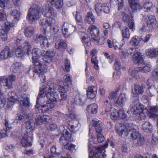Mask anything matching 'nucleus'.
Masks as SVG:
<instances>
[{
    "label": "nucleus",
    "instance_id": "obj_4",
    "mask_svg": "<svg viewBox=\"0 0 158 158\" xmlns=\"http://www.w3.org/2000/svg\"><path fill=\"white\" fill-rule=\"evenodd\" d=\"M42 11L38 5H33L30 8L27 14V18L29 22L35 21L40 17Z\"/></svg>",
    "mask_w": 158,
    "mask_h": 158
},
{
    "label": "nucleus",
    "instance_id": "obj_52",
    "mask_svg": "<svg viewBox=\"0 0 158 158\" xmlns=\"http://www.w3.org/2000/svg\"><path fill=\"white\" fill-rule=\"evenodd\" d=\"M7 32L3 29H1L0 37L2 40L4 41H6L7 40Z\"/></svg>",
    "mask_w": 158,
    "mask_h": 158
},
{
    "label": "nucleus",
    "instance_id": "obj_61",
    "mask_svg": "<svg viewBox=\"0 0 158 158\" xmlns=\"http://www.w3.org/2000/svg\"><path fill=\"white\" fill-rule=\"evenodd\" d=\"M91 61L92 63L94 64V68L97 69H98V61L97 59L96 56L95 55L92 56L91 58Z\"/></svg>",
    "mask_w": 158,
    "mask_h": 158
},
{
    "label": "nucleus",
    "instance_id": "obj_46",
    "mask_svg": "<svg viewBox=\"0 0 158 158\" xmlns=\"http://www.w3.org/2000/svg\"><path fill=\"white\" fill-rule=\"evenodd\" d=\"M120 53L119 54L120 58L123 59H126L128 56L129 54V52L127 50L121 48Z\"/></svg>",
    "mask_w": 158,
    "mask_h": 158
},
{
    "label": "nucleus",
    "instance_id": "obj_47",
    "mask_svg": "<svg viewBox=\"0 0 158 158\" xmlns=\"http://www.w3.org/2000/svg\"><path fill=\"white\" fill-rule=\"evenodd\" d=\"M122 37L126 39L129 38L130 36L129 31L128 28L126 27L122 31Z\"/></svg>",
    "mask_w": 158,
    "mask_h": 158
},
{
    "label": "nucleus",
    "instance_id": "obj_32",
    "mask_svg": "<svg viewBox=\"0 0 158 158\" xmlns=\"http://www.w3.org/2000/svg\"><path fill=\"white\" fill-rule=\"evenodd\" d=\"M142 129L147 132H150L152 129V126L149 122H145L142 125Z\"/></svg>",
    "mask_w": 158,
    "mask_h": 158
},
{
    "label": "nucleus",
    "instance_id": "obj_20",
    "mask_svg": "<svg viewBox=\"0 0 158 158\" xmlns=\"http://www.w3.org/2000/svg\"><path fill=\"white\" fill-rule=\"evenodd\" d=\"M67 47L66 41L62 39L58 40L55 43V48L59 50H63Z\"/></svg>",
    "mask_w": 158,
    "mask_h": 158
},
{
    "label": "nucleus",
    "instance_id": "obj_54",
    "mask_svg": "<svg viewBox=\"0 0 158 158\" xmlns=\"http://www.w3.org/2000/svg\"><path fill=\"white\" fill-rule=\"evenodd\" d=\"M43 117V115H37L35 118V123L37 125L42 124L44 122Z\"/></svg>",
    "mask_w": 158,
    "mask_h": 158
},
{
    "label": "nucleus",
    "instance_id": "obj_19",
    "mask_svg": "<svg viewBox=\"0 0 158 158\" xmlns=\"http://www.w3.org/2000/svg\"><path fill=\"white\" fill-rule=\"evenodd\" d=\"M93 125L95 127V130L97 133H101L102 131V124L101 122L99 120H93Z\"/></svg>",
    "mask_w": 158,
    "mask_h": 158
},
{
    "label": "nucleus",
    "instance_id": "obj_51",
    "mask_svg": "<svg viewBox=\"0 0 158 158\" xmlns=\"http://www.w3.org/2000/svg\"><path fill=\"white\" fill-rule=\"evenodd\" d=\"M111 106V102L107 100H106L104 102L105 111L106 112H109L110 110Z\"/></svg>",
    "mask_w": 158,
    "mask_h": 158
},
{
    "label": "nucleus",
    "instance_id": "obj_41",
    "mask_svg": "<svg viewBox=\"0 0 158 158\" xmlns=\"http://www.w3.org/2000/svg\"><path fill=\"white\" fill-rule=\"evenodd\" d=\"M144 143V139L141 137L134 139L133 141L134 145L136 147L141 146Z\"/></svg>",
    "mask_w": 158,
    "mask_h": 158
},
{
    "label": "nucleus",
    "instance_id": "obj_59",
    "mask_svg": "<svg viewBox=\"0 0 158 158\" xmlns=\"http://www.w3.org/2000/svg\"><path fill=\"white\" fill-rule=\"evenodd\" d=\"M60 144L64 145V148L68 144L69 141L64 136H62L60 138Z\"/></svg>",
    "mask_w": 158,
    "mask_h": 158
},
{
    "label": "nucleus",
    "instance_id": "obj_15",
    "mask_svg": "<svg viewBox=\"0 0 158 158\" xmlns=\"http://www.w3.org/2000/svg\"><path fill=\"white\" fill-rule=\"evenodd\" d=\"M158 111V107L157 106L152 107L150 109L148 114L149 117L150 118L153 119H157V124L158 128V115L156 114Z\"/></svg>",
    "mask_w": 158,
    "mask_h": 158
},
{
    "label": "nucleus",
    "instance_id": "obj_1",
    "mask_svg": "<svg viewBox=\"0 0 158 158\" xmlns=\"http://www.w3.org/2000/svg\"><path fill=\"white\" fill-rule=\"evenodd\" d=\"M115 126L116 133L119 136L121 137H124L127 134L128 132L131 131H132L131 137L134 140L141 137L139 132L133 128L132 124L131 123L122 124L117 123H116Z\"/></svg>",
    "mask_w": 158,
    "mask_h": 158
},
{
    "label": "nucleus",
    "instance_id": "obj_39",
    "mask_svg": "<svg viewBox=\"0 0 158 158\" xmlns=\"http://www.w3.org/2000/svg\"><path fill=\"white\" fill-rule=\"evenodd\" d=\"M0 6L4 9H8L11 7L9 0H0Z\"/></svg>",
    "mask_w": 158,
    "mask_h": 158
},
{
    "label": "nucleus",
    "instance_id": "obj_55",
    "mask_svg": "<svg viewBox=\"0 0 158 158\" xmlns=\"http://www.w3.org/2000/svg\"><path fill=\"white\" fill-rule=\"evenodd\" d=\"M119 117L123 119L128 120L129 117L126 114L125 111L123 109H120L118 111Z\"/></svg>",
    "mask_w": 158,
    "mask_h": 158
},
{
    "label": "nucleus",
    "instance_id": "obj_53",
    "mask_svg": "<svg viewBox=\"0 0 158 158\" xmlns=\"http://www.w3.org/2000/svg\"><path fill=\"white\" fill-rule=\"evenodd\" d=\"M82 42L87 46H89L91 44V41L89 37L88 36H83L82 38Z\"/></svg>",
    "mask_w": 158,
    "mask_h": 158
},
{
    "label": "nucleus",
    "instance_id": "obj_28",
    "mask_svg": "<svg viewBox=\"0 0 158 158\" xmlns=\"http://www.w3.org/2000/svg\"><path fill=\"white\" fill-rule=\"evenodd\" d=\"M130 6L133 11L140 8L139 1L137 0H128Z\"/></svg>",
    "mask_w": 158,
    "mask_h": 158
},
{
    "label": "nucleus",
    "instance_id": "obj_3",
    "mask_svg": "<svg viewBox=\"0 0 158 158\" xmlns=\"http://www.w3.org/2000/svg\"><path fill=\"white\" fill-rule=\"evenodd\" d=\"M10 97L8 98V102L7 105L9 107H10L12 106L14 102L18 100L21 105L25 107H28L30 105L29 98L24 94L20 96L18 98L17 96L15 95V92H10L9 93Z\"/></svg>",
    "mask_w": 158,
    "mask_h": 158
},
{
    "label": "nucleus",
    "instance_id": "obj_10",
    "mask_svg": "<svg viewBox=\"0 0 158 158\" xmlns=\"http://www.w3.org/2000/svg\"><path fill=\"white\" fill-rule=\"evenodd\" d=\"M88 32L90 34L93 41L97 42L99 33V29L94 25H91L88 27Z\"/></svg>",
    "mask_w": 158,
    "mask_h": 158
},
{
    "label": "nucleus",
    "instance_id": "obj_57",
    "mask_svg": "<svg viewBox=\"0 0 158 158\" xmlns=\"http://www.w3.org/2000/svg\"><path fill=\"white\" fill-rule=\"evenodd\" d=\"M67 94L60 93H59V97H58V100L57 102H59L65 100L67 97Z\"/></svg>",
    "mask_w": 158,
    "mask_h": 158
},
{
    "label": "nucleus",
    "instance_id": "obj_40",
    "mask_svg": "<svg viewBox=\"0 0 158 158\" xmlns=\"http://www.w3.org/2000/svg\"><path fill=\"white\" fill-rule=\"evenodd\" d=\"M21 64L19 62H15L12 65V71L15 73L19 72L21 71Z\"/></svg>",
    "mask_w": 158,
    "mask_h": 158
},
{
    "label": "nucleus",
    "instance_id": "obj_21",
    "mask_svg": "<svg viewBox=\"0 0 158 158\" xmlns=\"http://www.w3.org/2000/svg\"><path fill=\"white\" fill-rule=\"evenodd\" d=\"M85 21L90 24H93L95 22L94 16L91 11L87 13L85 19Z\"/></svg>",
    "mask_w": 158,
    "mask_h": 158
},
{
    "label": "nucleus",
    "instance_id": "obj_30",
    "mask_svg": "<svg viewBox=\"0 0 158 158\" xmlns=\"http://www.w3.org/2000/svg\"><path fill=\"white\" fill-rule=\"evenodd\" d=\"M47 2L49 3L51 5L55 4V7L56 8L60 9L63 5L62 0H48Z\"/></svg>",
    "mask_w": 158,
    "mask_h": 158
},
{
    "label": "nucleus",
    "instance_id": "obj_63",
    "mask_svg": "<svg viewBox=\"0 0 158 158\" xmlns=\"http://www.w3.org/2000/svg\"><path fill=\"white\" fill-rule=\"evenodd\" d=\"M128 23V26L130 29L133 31L135 29V26L134 20L132 18H131L130 20L128 21V23Z\"/></svg>",
    "mask_w": 158,
    "mask_h": 158
},
{
    "label": "nucleus",
    "instance_id": "obj_22",
    "mask_svg": "<svg viewBox=\"0 0 158 158\" xmlns=\"http://www.w3.org/2000/svg\"><path fill=\"white\" fill-rule=\"evenodd\" d=\"M85 97L83 95L78 94L74 98V103L79 105H82L85 103Z\"/></svg>",
    "mask_w": 158,
    "mask_h": 158
},
{
    "label": "nucleus",
    "instance_id": "obj_14",
    "mask_svg": "<svg viewBox=\"0 0 158 158\" xmlns=\"http://www.w3.org/2000/svg\"><path fill=\"white\" fill-rule=\"evenodd\" d=\"M146 55L148 58H153L158 56V48H150L146 51Z\"/></svg>",
    "mask_w": 158,
    "mask_h": 158
},
{
    "label": "nucleus",
    "instance_id": "obj_58",
    "mask_svg": "<svg viewBox=\"0 0 158 158\" xmlns=\"http://www.w3.org/2000/svg\"><path fill=\"white\" fill-rule=\"evenodd\" d=\"M40 24L42 26H44L43 28H41L44 29V28H45L46 30L47 27L46 25L48 24L49 26H51L52 24H49L48 23V19H43L40 20L39 22Z\"/></svg>",
    "mask_w": 158,
    "mask_h": 158
},
{
    "label": "nucleus",
    "instance_id": "obj_25",
    "mask_svg": "<svg viewBox=\"0 0 158 158\" xmlns=\"http://www.w3.org/2000/svg\"><path fill=\"white\" fill-rule=\"evenodd\" d=\"M147 27L150 28L154 27L156 25V20L154 16H150L147 21Z\"/></svg>",
    "mask_w": 158,
    "mask_h": 158
},
{
    "label": "nucleus",
    "instance_id": "obj_45",
    "mask_svg": "<svg viewBox=\"0 0 158 158\" xmlns=\"http://www.w3.org/2000/svg\"><path fill=\"white\" fill-rule=\"evenodd\" d=\"M141 69V71L143 72H148L151 70V66L149 64H142Z\"/></svg>",
    "mask_w": 158,
    "mask_h": 158
},
{
    "label": "nucleus",
    "instance_id": "obj_2",
    "mask_svg": "<svg viewBox=\"0 0 158 158\" xmlns=\"http://www.w3.org/2000/svg\"><path fill=\"white\" fill-rule=\"evenodd\" d=\"M34 120L29 119L25 122L26 133L25 134L22 139L21 143L25 147L31 146V145L30 142L32 140L33 131L34 129Z\"/></svg>",
    "mask_w": 158,
    "mask_h": 158
},
{
    "label": "nucleus",
    "instance_id": "obj_64",
    "mask_svg": "<svg viewBox=\"0 0 158 158\" xmlns=\"http://www.w3.org/2000/svg\"><path fill=\"white\" fill-rule=\"evenodd\" d=\"M118 90L116 89L114 91L111 92L108 96V98L110 100H113L116 97Z\"/></svg>",
    "mask_w": 158,
    "mask_h": 158
},
{
    "label": "nucleus",
    "instance_id": "obj_60",
    "mask_svg": "<svg viewBox=\"0 0 158 158\" xmlns=\"http://www.w3.org/2000/svg\"><path fill=\"white\" fill-rule=\"evenodd\" d=\"M140 71H141V69L140 67L136 68L134 70L130 69L129 70L130 73L133 77H135V74Z\"/></svg>",
    "mask_w": 158,
    "mask_h": 158
},
{
    "label": "nucleus",
    "instance_id": "obj_37",
    "mask_svg": "<svg viewBox=\"0 0 158 158\" xmlns=\"http://www.w3.org/2000/svg\"><path fill=\"white\" fill-rule=\"evenodd\" d=\"M114 66L115 69L117 71L116 74L115 73L113 74V77L116 78H118L119 77L120 74V72L118 71L120 69V64L119 61L116 60L114 64Z\"/></svg>",
    "mask_w": 158,
    "mask_h": 158
},
{
    "label": "nucleus",
    "instance_id": "obj_50",
    "mask_svg": "<svg viewBox=\"0 0 158 158\" xmlns=\"http://www.w3.org/2000/svg\"><path fill=\"white\" fill-rule=\"evenodd\" d=\"M10 15L14 17L15 20H17L19 19L20 13L16 10H14L12 11Z\"/></svg>",
    "mask_w": 158,
    "mask_h": 158
},
{
    "label": "nucleus",
    "instance_id": "obj_5",
    "mask_svg": "<svg viewBox=\"0 0 158 158\" xmlns=\"http://www.w3.org/2000/svg\"><path fill=\"white\" fill-rule=\"evenodd\" d=\"M55 89V84L51 81H49L46 85H42L40 88L39 94L37 98V103L38 102L40 97H43L45 95L46 97H47V94L53 92Z\"/></svg>",
    "mask_w": 158,
    "mask_h": 158
},
{
    "label": "nucleus",
    "instance_id": "obj_9",
    "mask_svg": "<svg viewBox=\"0 0 158 158\" xmlns=\"http://www.w3.org/2000/svg\"><path fill=\"white\" fill-rule=\"evenodd\" d=\"M16 80V76L13 75L4 77L3 80V86L6 89H10L13 88V84Z\"/></svg>",
    "mask_w": 158,
    "mask_h": 158
},
{
    "label": "nucleus",
    "instance_id": "obj_11",
    "mask_svg": "<svg viewBox=\"0 0 158 158\" xmlns=\"http://www.w3.org/2000/svg\"><path fill=\"white\" fill-rule=\"evenodd\" d=\"M47 67L45 65V68H43V65H38L36 68V66H34V72L37 73L39 75L40 81L42 83H44L46 79L45 76L44 75V73L46 72Z\"/></svg>",
    "mask_w": 158,
    "mask_h": 158
},
{
    "label": "nucleus",
    "instance_id": "obj_23",
    "mask_svg": "<svg viewBox=\"0 0 158 158\" xmlns=\"http://www.w3.org/2000/svg\"><path fill=\"white\" fill-rule=\"evenodd\" d=\"M21 46L23 50L27 52V55L29 56L30 54L29 52L31 49V43L28 41L26 40L21 44Z\"/></svg>",
    "mask_w": 158,
    "mask_h": 158
},
{
    "label": "nucleus",
    "instance_id": "obj_26",
    "mask_svg": "<svg viewBox=\"0 0 158 158\" xmlns=\"http://www.w3.org/2000/svg\"><path fill=\"white\" fill-rule=\"evenodd\" d=\"M145 86L142 85L141 86L139 85H136L132 90V93L135 95L141 94L143 92V89Z\"/></svg>",
    "mask_w": 158,
    "mask_h": 158
},
{
    "label": "nucleus",
    "instance_id": "obj_27",
    "mask_svg": "<svg viewBox=\"0 0 158 158\" xmlns=\"http://www.w3.org/2000/svg\"><path fill=\"white\" fill-rule=\"evenodd\" d=\"M142 9L144 11L148 12L149 11L152 6V4L151 2L146 0L143 2Z\"/></svg>",
    "mask_w": 158,
    "mask_h": 158
},
{
    "label": "nucleus",
    "instance_id": "obj_62",
    "mask_svg": "<svg viewBox=\"0 0 158 158\" xmlns=\"http://www.w3.org/2000/svg\"><path fill=\"white\" fill-rule=\"evenodd\" d=\"M10 132L8 130L3 129L0 132V139L2 138H3L7 136L8 134Z\"/></svg>",
    "mask_w": 158,
    "mask_h": 158
},
{
    "label": "nucleus",
    "instance_id": "obj_29",
    "mask_svg": "<svg viewBox=\"0 0 158 158\" xmlns=\"http://www.w3.org/2000/svg\"><path fill=\"white\" fill-rule=\"evenodd\" d=\"M98 106L95 103L90 104L87 107V110L89 113L91 114H96L97 113Z\"/></svg>",
    "mask_w": 158,
    "mask_h": 158
},
{
    "label": "nucleus",
    "instance_id": "obj_7",
    "mask_svg": "<svg viewBox=\"0 0 158 158\" xmlns=\"http://www.w3.org/2000/svg\"><path fill=\"white\" fill-rule=\"evenodd\" d=\"M44 16L48 19V23L49 24H53L55 23V20L54 18L56 16V14L54 10L51 6H46Z\"/></svg>",
    "mask_w": 158,
    "mask_h": 158
},
{
    "label": "nucleus",
    "instance_id": "obj_56",
    "mask_svg": "<svg viewBox=\"0 0 158 158\" xmlns=\"http://www.w3.org/2000/svg\"><path fill=\"white\" fill-rule=\"evenodd\" d=\"M119 117L118 112L116 110H114L111 113L110 118L113 120H115L117 119Z\"/></svg>",
    "mask_w": 158,
    "mask_h": 158
},
{
    "label": "nucleus",
    "instance_id": "obj_48",
    "mask_svg": "<svg viewBox=\"0 0 158 158\" xmlns=\"http://www.w3.org/2000/svg\"><path fill=\"white\" fill-rule=\"evenodd\" d=\"M70 27L75 28V27H73L72 25L69 24L68 23H64L62 27V30H63L64 27V31H63V33L64 35H65V34H66V33L68 32V28H69Z\"/></svg>",
    "mask_w": 158,
    "mask_h": 158
},
{
    "label": "nucleus",
    "instance_id": "obj_12",
    "mask_svg": "<svg viewBox=\"0 0 158 158\" xmlns=\"http://www.w3.org/2000/svg\"><path fill=\"white\" fill-rule=\"evenodd\" d=\"M58 90L60 93L67 94V92L69 90V84L64 82L62 81H59Z\"/></svg>",
    "mask_w": 158,
    "mask_h": 158
},
{
    "label": "nucleus",
    "instance_id": "obj_8",
    "mask_svg": "<svg viewBox=\"0 0 158 158\" xmlns=\"http://www.w3.org/2000/svg\"><path fill=\"white\" fill-rule=\"evenodd\" d=\"M40 52L39 49L37 48L33 49L31 52L32 62L34 64V66H36V68L38 65H42L43 64V61L40 59Z\"/></svg>",
    "mask_w": 158,
    "mask_h": 158
},
{
    "label": "nucleus",
    "instance_id": "obj_13",
    "mask_svg": "<svg viewBox=\"0 0 158 158\" xmlns=\"http://www.w3.org/2000/svg\"><path fill=\"white\" fill-rule=\"evenodd\" d=\"M13 55L12 50L11 51L9 48L6 46L1 52L0 58L2 59H6L10 57Z\"/></svg>",
    "mask_w": 158,
    "mask_h": 158
},
{
    "label": "nucleus",
    "instance_id": "obj_36",
    "mask_svg": "<svg viewBox=\"0 0 158 158\" xmlns=\"http://www.w3.org/2000/svg\"><path fill=\"white\" fill-rule=\"evenodd\" d=\"M149 111L146 108L143 109L141 112L136 114L139 119L142 120L145 119V117L149 115Z\"/></svg>",
    "mask_w": 158,
    "mask_h": 158
},
{
    "label": "nucleus",
    "instance_id": "obj_33",
    "mask_svg": "<svg viewBox=\"0 0 158 158\" xmlns=\"http://www.w3.org/2000/svg\"><path fill=\"white\" fill-rule=\"evenodd\" d=\"M127 100L125 94H121L116 101V103L120 106H122Z\"/></svg>",
    "mask_w": 158,
    "mask_h": 158
},
{
    "label": "nucleus",
    "instance_id": "obj_31",
    "mask_svg": "<svg viewBox=\"0 0 158 158\" xmlns=\"http://www.w3.org/2000/svg\"><path fill=\"white\" fill-rule=\"evenodd\" d=\"M35 28L32 27H28L26 28L24 31V34L27 37H30L34 34Z\"/></svg>",
    "mask_w": 158,
    "mask_h": 158
},
{
    "label": "nucleus",
    "instance_id": "obj_35",
    "mask_svg": "<svg viewBox=\"0 0 158 158\" xmlns=\"http://www.w3.org/2000/svg\"><path fill=\"white\" fill-rule=\"evenodd\" d=\"M41 30L43 34H40L39 35L36 36L35 39V41L40 42V43H41V42H42L43 40L45 39V37H46L45 34L46 32L45 28H44V29L41 28Z\"/></svg>",
    "mask_w": 158,
    "mask_h": 158
},
{
    "label": "nucleus",
    "instance_id": "obj_6",
    "mask_svg": "<svg viewBox=\"0 0 158 158\" xmlns=\"http://www.w3.org/2000/svg\"><path fill=\"white\" fill-rule=\"evenodd\" d=\"M39 100L38 103L36 102V105L35 107L40 113H44L46 112L53 108L55 106L54 104L50 100L44 101L41 104V106H38L39 105Z\"/></svg>",
    "mask_w": 158,
    "mask_h": 158
},
{
    "label": "nucleus",
    "instance_id": "obj_34",
    "mask_svg": "<svg viewBox=\"0 0 158 158\" xmlns=\"http://www.w3.org/2000/svg\"><path fill=\"white\" fill-rule=\"evenodd\" d=\"M58 97L59 93L56 92L54 93L53 92H52L51 93H48L47 94V98L51 101L57 102V100H59Z\"/></svg>",
    "mask_w": 158,
    "mask_h": 158
},
{
    "label": "nucleus",
    "instance_id": "obj_38",
    "mask_svg": "<svg viewBox=\"0 0 158 158\" xmlns=\"http://www.w3.org/2000/svg\"><path fill=\"white\" fill-rule=\"evenodd\" d=\"M111 6H114L118 4V9H121L123 6V0H110Z\"/></svg>",
    "mask_w": 158,
    "mask_h": 158
},
{
    "label": "nucleus",
    "instance_id": "obj_24",
    "mask_svg": "<svg viewBox=\"0 0 158 158\" xmlns=\"http://www.w3.org/2000/svg\"><path fill=\"white\" fill-rule=\"evenodd\" d=\"M133 56V59L135 63L139 64L143 62L144 56L141 55L140 52H137L134 54Z\"/></svg>",
    "mask_w": 158,
    "mask_h": 158
},
{
    "label": "nucleus",
    "instance_id": "obj_49",
    "mask_svg": "<svg viewBox=\"0 0 158 158\" xmlns=\"http://www.w3.org/2000/svg\"><path fill=\"white\" fill-rule=\"evenodd\" d=\"M13 54L15 52V54L18 57H20L22 56L23 55V52L19 48H14L12 50Z\"/></svg>",
    "mask_w": 158,
    "mask_h": 158
},
{
    "label": "nucleus",
    "instance_id": "obj_44",
    "mask_svg": "<svg viewBox=\"0 0 158 158\" xmlns=\"http://www.w3.org/2000/svg\"><path fill=\"white\" fill-rule=\"evenodd\" d=\"M112 142L110 141L109 140H108L106 143L103 146H102L100 147H98L97 148V150L98 151V152L99 153H101L103 151H104V152L105 151H104L106 148H107V147L108 145V143H110L111 145L112 144Z\"/></svg>",
    "mask_w": 158,
    "mask_h": 158
},
{
    "label": "nucleus",
    "instance_id": "obj_17",
    "mask_svg": "<svg viewBox=\"0 0 158 158\" xmlns=\"http://www.w3.org/2000/svg\"><path fill=\"white\" fill-rule=\"evenodd\" d=\"M97 89L95 86L90 87L87 90V96L89 98H93L95 97L97 93Z\"/></svg>",
    "mask_w": 158,
    "mask_h": 158
},
{
    "label": "nucleus",
    "instance_id": "obj_18",
    "mask_svg": "<svg viewBox=\"0 0 158 158\" xmlns=\"http://www.w3.org/2000/svg\"><path fill=\"white\" fill-rule=\"evenodd\" d=\"M144 109V106L137 100L135 104L132 107V110L134 114H138Z\"/></svg>",
    "mask_w": 158,
    "mask_h": 158
},
{
    "label": "nucleus",
    "instance_id": "obj_16",
    "mask_svg": "<svg viewBox=\"0 0 158 158\" xmlns=\"http://www.w3.org/2000/svg\"><path fill=\"white\" fill-rule=\"evenodd\" d=\"M55 54V52L52 51H47L42 58L44 61L46 63H49L51 58L53 57Z\"/></svg>",
    "mask_w": 158,
    "mask_h": 158
},
{
    "label": "nucleus",
    "instance_id": "obj_42",
    "mask_svg": "<svg viewBox=\"0 0 158 158\" xmlns=\"http://www.w3.org/2000/svg\"><path fill=\"white\" fill-rule=\"evenodd\" d=\"M141 40V39L139 37L135 36L132 38L130 42L132 45L137 46L139 45Z\"/></svg>",
    "mask_w": 158,
    "mask_h": 158
},
{
    "label": "nucleus",
    "instance_id": "obj_43",
    "mask_svg": "<svg viewBox=\"0 0 158 158\" xmlns=\"http://www.w3.org/2000/svg\"><path fill=\"white\" fill-rule=\"evenodd\" d=\"M91 141H89L88 143V148L89 153V158H95L97 153L95 152H92L91 149L93 146L91 143Z\"/></svg>",
    "mask_w": 158,
    "mask_h": 158
}]
</instances>
